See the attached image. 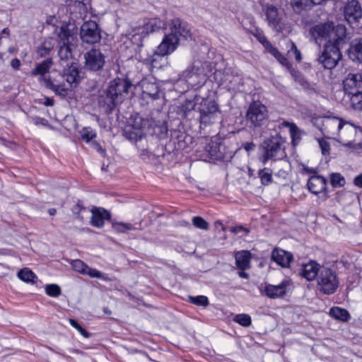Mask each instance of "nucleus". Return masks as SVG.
I'll list each match as a JSON object with an SVG mask.
<instances>
[{
  "instance_id": "nucleus-32",
  "label": "nucleus",
  "mask_w": 362,
  "mask_h": 362,
  "mask_svg": "<svg viewBox=\"0 0 362 362\" xmlns=\"http://www.w3.org/2000/svg\"><path fill=\"white\" fill-rule=\"evenodd\" d=\"M75 47L74 45H60L58 55L59 57L61 62L69 63V60L72 59L73 57V49Z\"/></svg>"
},
{
  "instance_id": "nucleus-48",
  "label": "nucleus",
  "mask_w": 362,
  "mask_h": 362,
  "mask_svg": "<svg viewBox=\"0 0 362 362\" xmlns=\"http://www.w3.org/2000/svg\"><path fill=\"white\" fill-rule=\"evenodd\" d=\"M154 133L158 134V136L160 139H163L167 136L168 127L165 124L156 127L154 129Z\"/></svg>"
},
{
  "instance_id": "nucleus-26",
  "label": "nucleus",
  "mask_w": 362,
  "mask_h": 362,
  "mask_svg": "<svg viewBox=\"0 0 362 362\" xmlns=\"http://www.w3.org/2000/svg\"><path fill=\"white\" fill-rule=\"evenodd\" d=\"M170 33L169 35H173L178 40V42L181 38L187 39L189 36V30L181 23L178 18L172 21L170 24Z\"/></svg>"
},
{
  "instance_id": "nucleus-13",
  "label": "nucleus",
  "mask_w": 362,
  "mask_h": 362,
  "mask_svg": "<svg viewBox=\"0 0 362 362\" xmlns=\"http://www.w3.org/2000/svg\"><path fill=\"white\" fill-rule=\"evenodd\" d=\"M165 23L160 18L149 19L143 27L138 28L132 35V40L138 46H141L143 38L148 33L156 32L164 28Z\"/></svg>"
},
{
  "instance_id": "nucleus-59",
  "label": "nucleus",
  "mask_w": 362,
  "mask_h": 362,
  "mask_svg": "<svg viewBox=\"0 0 362 362\" xmlns=\"http://www.w3.org/2000/svg\"><path fill=\"white\" fill-rule=\"evenodd\" d=\"M354 183L356 186L362 187V173L354 178Z\"/></svg>"
},
{
  "instance_id": "nucleus-6",
  "label": "nucleus",
  "mask_w": 362,
  "mask_h": 362,
  "mask_svg": "<svg viewBox=\"0 0 362 362\" xmlns=\"http://www.w3.org/2000/svg\"><path fill=\"white\" fill-rule=\"evenodd\" d=\"M344 42L325 44L324 50L319 56L317 61L325 69H332L337 66L342 58L340 47Z\"/></svg>"
},
{
  "instance_id": "nucleus-17",
  "label": "nucleus",
  "mask_w": 362,
  "mask_h": 362,
  "mask_svg": "<svg viewBox=\"0 0 362 362\" xmlns=\"http://www.w3.org/2000/svg\"><path fill=\"white\" fill-rule=\"evenodd\" d=\"M290 286L291 281L289 279H284L278 285L265 284L262 293L269 298H284L286 295Z\"/></svg>"
},
{
  "instance_id": "nucleus-33",
  "label": "nucleus",
  "mask_w": 362,
  "mask_h": 362,
  "mask_svg": "<svg viewBox=\"0 0 362 362\" xmlns=\"http://www.w3.org/2000/svg\"><path fill=\"white\" fill-rule=\"evenodd\" d=\"M329 314L334 319L341 320L342 322H347L350 318L349 312L339 307H333L329 310Z\"/></svg>"
},
{
  "instance_id": "nucleus-12",
  "label": "nucleus",
  "mask_w": 362,
  "mask_h": 362,
  "mask_svg": "<svg viewBox=\"0 0 362 362\" xmlns=\"http://www.w3.org/2000/svg\"><path fill=\"white\" fill-rule=\"evenodd\" d=\"M84 68L93 72L101 71L105 64V56L99 49L92 48L84 54Z\"/></svg>"
},
{
  "instance_id": "nucleus-29",
  "label": "nucleus",
  "mask_w": 362,
  "mask_h": 362,
  "mask_svg": "<svg viewBox=\"0 0 362 362\" xmlns=\"http://www.w3.org/2000/svg\"><path fill=\"white\" fill-rule=\"evenodd\" d=\"M124 134L129 140L134 141L141 139L144 136L143 128L139 124L127 125Z\"/></svg>"
},
{
  "instance_id": "nucleus-34",
  "label": "nucleus",
  "mask_w": 362,
  "mask_h": 362,
  "mask_svg": "<svg viewBox=\"0 0 362 362\" xmlns=\"http://www.w3.org/2000/svg\"><path fill=\"white\" fill-rule=\"evenodd\" d=\"M18 278L27 283H35L36 275L28 268H23L18 272Z\"/></svg>"
},
{
  "instance_id": "nucleus-35",
  "label": "nucleus",
  "mask_w": 362,
  "mask_h": 362,
  "mask_svg": "<svg viewBox=\"0 0 362 362\" xmlns=\"http://www.w3.org/2000/svg\"><path fill=\"white\" fill-rule=\"evenodd\" d=\"M186 77H192V76H204V71L200 62H194L190 69L185 71Z\"/></svg>"
},
{
  "instance_id": "nucleus-53",
  "label": "nucleus",
  "mask_w": 362,
  "mask_h": 362,
  "mask_svg": "<svg viewBox=\"0 0 362 362\" xmlns=\"http://www.w3.org/2000/svg\"><path fill=\"white\" fill-rule=\"evenodd\" d=\"M230 231L235 234H239L242 232L245 233V234H247L249 233L248 229L242 226L233 227L231 228Z\"/></svg>"
},
{
  "instance_id": "nucleus-7",
  "label": "nucleus",
  "mask_w": 362,
  "mask_h": 362,
  "mask_svg": "<svg viewBox=\"0 0 362 362\" xmlns=\"http://www.w3.org/2000/svg\"><path fill=\"white\" fill-rule=\"evenodd\" d=\"M284 140L281 136H272L264 141L262 147L264 153L262 156V162L265 164L269 159H281L286 156Z\"/></svg>"
},
{
  "instance_id": "nucleus-23",
  "label": "nucleus",
  "mask_w": 362,
  "mask_h": 362,
  "mask_svg": "<svg viewBox=\"0 0 362 362\" xmlns=\"http://www.w3.org/2000/svg\"><path fill=\"white\" fill-rule=\"evenodd\" d=\"M307 185L309 191L313 194H317L322 192L326 193L327 180L321 175L311 176Z\"/></svg>"
},
{
  "instance_id": "nucleus-22",
  "label": "nucleus",
  "mask_w": 362,
  "mask_h": 362,
  "mask_svg": "<svg viewBox=\"0 0 362 362\" xmlns=\"http://www.w3.org/2000/svg\"><path fill=\"white\" fill-rule=\"evenodd\" d=\"M322 267L315 261H310L308 263L303 264L300 274L308 281H313L317 279Z\"/></svg>"
},
{
  "instance_id": "nucleus-51",
  "label": "nucleus",
  "mask_w": 362,
  "mask_h": 362,
  "mask_svg": "<svg viewBox=\"0 0 362 362\" xmlns=\"http://www.w3.org/2000/svg\"><path fill=\"white\" fill-rule=\"evenodd\" d=\"M319 145L320 146V148L322 150V154L325 155L327 153H329L330 150V146L328 142L325 141L324 139H319L318 140Z\"/></svg>"
},
{
  "instance_id": "nucleus-50",
  "label": "nucleus",
  "mask_w": 362,
  "mask_h": 362,
  "mask_svg": "<svg viewBox=\"0 0 362 362\" xmlns=\"http://www.w3.org/2000/svg\"><path fill=\"white\" fill-rule=\"evenodd\" d=\"M288 53V54H293L296 59L298 62H300L301 60L300 52L298 49V48L294 42H291V47H290V49H289Z\"/></svg>"
},
{
  "instance_id": "nucleus-56",
  "label": "nucleus",
  "mask_w": 362,
  "mask_h": 362,
  "mask_svg": "<svg viewBox=\"0 0 362 362\" xmlns=\"http://www.w3.org/2000/svg\"><path fill=\"white\" fill-rule=\"evenodd\" d=\"M278 62H279L283 66H288L289 65L288 60L283 56L281 54H279V57L276 58Z\"/></svg>"
},
{
  "instance_id": "nucleus-61",
  "label": "nucleus",
  "mask_w": 362,
  "mask_h": 362,
  "mask_svg": "<svg viewBox=\"0 0 362 362\" xmlns=\"http://www.w3.org/2000/svg\"><path fill=\"white\" fill-rule=\"evenodd\" d=\"M269 53L271 54H272L275 58H277L278 57H279V54H281V52L275 47L273 49H272V50L269 52Z\"/></svg>"
},
{
  "instance_id": "nucleus-44",
  "label": "nucleus",
  "mask_w": 362,
  "mask_h": 362,
  "mask_svg": "<svg viewBox=\"0 0 362 362\" xmlns=\"http://www.w3.org/2000/svg\"><path fill=\"white\" fill-rule=\"evenodd\" d=\"M46 293L52 297H57L61 294V288L57 284H48L45 287Z\"/></svg>"
},
{
  "instance_id": "nucleus-14",
  "label": "nucleus",
  "mask_w": 362,
  "mask_h": 362,
  "mask_svg": "<svg viewBox=\"0 0 362 362\" xmlns=\"http://www.w3.org/2000/svg\"><path fill=\"white\" fill-rule=\"evenodd\" d=\"M80 37L83 42L93 45L100 41L101 35L98 25L95 21L84 22L80 30Z\"/></svg>"
},
{
  "instance_id": "nucleus-21",
  "label": "nucleus",
  "mask_w": 362,
  "mask_h": 362,
  "mask_svg": "<svg viewBox=\"0 0 362 362\" xmlns=\"http://www.w3.org/2000/svg\"><path fill=\"white\" fill-rule=\"evenodd\" d=\"M92 216L90 223L92 226L101 228L104 225L105 220H110L111 215L110 213L103 208L93 207L91 209Z\"/></svg>"
},
{
  "instance_id": "nucleus-31",
  "label": "nucleus",
  "mask_w": 362,
  "mask_h": 362,
  "mask_svg": "<svg viewBox=\"0 0 362 362\" xmlns=\"http://www.w3.org/2000/svg\"><path fill=\"white\" fill-rule=\"evenodd\" d=\"M58 39L60 45H74V36L71 31L65 26H62L58 33Z\"/></svg>"
},
{
  "instance_id": "nucleus-9",
  "label": "nucleus",
  "mask_w": 362,
  "mask_h": 362,
  "mask_svg": "<svg viewBox=\"0 0 362 362\" xmlns=\"http://www.w3.org/2000/svg\"><path fill=\"white\" fill-rule=\"evenodd\" d=\"M320 291L325 294H332L339 286V280L336 272L331 268L322 267L317 279Z\"/></svg>"
},
{
  "instance_id": "nucleus-28",
  "label": "nucleus",
  "mask_w": 362,
  "mask_h": 362,
  "mask_svg": "<svg viewBox=\"0 0 362 362\" xmlns=\"http://www.w3.org/2000/svg\"><path fill=\"white\" fill-rule=\"evenodd\" d=\"M280 127L289 128L291 142L294 146L299 144L303 136L305 134V132L298 128L297 125L293 122L283 121L281 123H280Z\"/></svg>"
},
{
  "instance_id": "nucleus-52",
  "label": "nucleus",
  "mask_w": 362,
  "mask_h": 362,
  "mask_svg": "<svg viewBox=\"0 0 362 362\" xmlns=\"http://www.w3.org/2000/svg\"><path fill=\"white\" fill-rule=\"evenodd\" d=\"M84 274H88L90 277H95V278H101L102 277V273L95 269H92L88 266V269L86 271V273Z\"/></svg>"
},
{
  "instance_id": "nucleus-1",
  "label": "nucleus",
  "mask_w": 362,
  "mask_h": 362,
  "mask_svg": "<svg viewBox=\"0 0 362 362\" xmlns=\"http://www.w3.org/2000/svg\"><path fill=\"white\" fill-rule=\"evenodd\" d=\"M129 78H116L110 81L107 89L98 97V104L106 112L111 113L121 104L132 88Z\"/></svg>"
},
{
  "instance_id": "nucleus-45",
  "label": "nucleus",
  "mask_w": 362,
  "mask_h": 362,
  "mask_svg": "<svg viewBox=\"0 0 362 362\" xmlns=\"http://www.w3.org/2000/svg\"><path fill=\"white\" fill-rule=\"evenodd\" d=\"M193 225L199 229L208 230L209 225V223L201 216H194L192 218Z\"/></svg>"
},
{
  "instance_id": "nucleus-15",
  "label": "nucleus",
  "mask_w": 362,
  "mask_h": 362,
  "mask_svg": "<svg viewBox=\"0 0 362 362\" xmlns=\"http://www.w3.org/2000/svg\"><path fill=\"white\" fill-rule=\"evenodd\" d=\"M361 132L360 127L343 119L336 140L344 146L351 147L357 133Z\"/></svg>"
},
{
  "instance_id": "nucleus-30",
  "label": "nucleus",
  "mask_w": 362,
  "mask_h": 362,
  "mask_svg": "<svg viewBox=\"0 0 362 362\" xmlns=\"http://www.w3.org/2000/svg\"><path fill=\"white\" fill-rule=\"evenodd\" d=\"M235 264L240 270H246L250 268L251 253L247 250H242L235 253Z\"/></svg>"
},
{
  "instance_id": "nucleus-3",
  "label": "nucleus",
  "mask_w": 362,
  "mask_h": 362,
  "mask_svg": "<svg viewBox=\"0 0 362 362\" xmlns=\"http://www.w3.org/2000/svg\"><path fill=\"white\" fill-rule=\"evenodd\" d=\"M52 65V59L48 58L37 64L31 71L30 74L32 76H39L38 81L44 83L47 88L52 90L56 95L65 97L68 94V87L64 83H61L59 79L47 76Z\"/></svg>"
},
{
  "instance_id": "nucleus-47",
  "label": "nucleus",
  "mask_w": 362,
  "mask_h": 362,
  "mask_svg": "<svg viewBox=\"0 0 362 362\" xmlns=\"http://www.w3.org/2000/svg\"><path fill=\"white\" fill-rule=\"evenodd\" d=\"M71 266L73 269L81 274H85L86 269H88V265H86L83 261L80 259H75L71 262Z\"/></svg>"
},
{
  "instance_id": "nucleus-27",
  "label": "nucleus",
  "mask_w": 362,
  "mask_h": 362,
  "mask_svg": "<svg viewBox=\"0 0 362 362\" xmlns=\"http://www.w3.org/2000/svg\"><path fill=\"white\" fill-rule=\"evenodd\" d=\"M272 259L283 267H288L293 259L291 253L281 250L274 249L272 253Z\"/></svg>"
},
{
  "instance_id": "nucleus-10",
  "label": "nucleus",
  "mask_w": 362,
  "mask_h": 362,
  "mask_svg": "<svg viewBox=\"0 0 362 362\" xmlns=\"http://www.w3.org/2000/svg\"><path fill=\"white\" fill-rule=\"evenodd\" d=\"M345 20L353 28H359L362 25V7L357 0H351L344 8Z\"/></svg>"
},
{
  "instance_id": "nucleus-40",
  "label": "nucleus",
  "mask_w": 362,
  "mask_h": 362,
  "mask_svg": "<svg viewBox=\"0 0 362 362\" xmlns=\"http://www.w3.org/2000/svg\"><path fill=\"white\" fill-rule=\"evenodd\" d=\"M234 321L243 327H249L251 323V317L247 314H238L234 317Z\"/></svg>"
},
{
  "instance_id": "nucleus-37",
  "label": "nucleus",
  "mask_w": 362,
  "mask_h": 362,
  "mask_svg": "<svg viewBox=\"0 0 362 362\" xmlns=\"http://www.w3.org/2000/svg\"><path fill=\"white\" fill-rule=\"evenodd\" d=\"M81 139L86 143L92 141L96 137V133L90 127H83L80 132Z\"/></svg>"
},
{
  "instance_id": "nucleus-4",
  "label": "nucleus",
  "mask_w": 362,
  "mask_h": 362,
  "mask_svg": "<svg viewBox=\"0 0 362 362\" xmlns=\"http://www.w3.org/2000/svg\"><path fill=\"white\" fill-rule=\"evenodd\" d=\"M178 44V40L176 37L173 35L165 34L153 54L144 59V61L145 63L151 64L153 67L158 68L160 66L158 59L173 52L177 49Z\"/></svg>"
},
{
  "instance_id": "nucleus-41",
  "label": "nucleus",
  "mask_w": 362,
  "mask_h": 362,
  "mask_svg": "<svg viewBox=\"0 0 362 362\" xmlns=\"http://www.w3.org/2000/svg\"><path fill=\"white\" fill-rule=\"evenodd\" d=\"M189 300L191 303L199 306L206 307L209 305V300L205 296H189Z\"/></svg>"
},
{
  "instance_id": "nucleus-38",
  "label": "nucleus",
  "mask_w": 362,
  "mask_h": 362,
  "mask_svg": "<svg viewBox=\"0 0 362 362\" xmlns=\"http://www.w3.org/2000/svg\"><path fill=\"white\" fill-rule=\"evenodd\" d=\"M330 182L333 187H341L345 183L344 177L338 173H332L330 174Z\"/></svg>"
},
{
  "instance_id": "nucleus-58",
  "label": "nucleus",
  "mask_w": 362,
  "mask_h": 362,
  "mask_svg": "<svg viewBox=\"0 0 362 362\" xmlns=\"http://www.w3.org/2000/svg\"><path fill=\"white\" fill-rule=\"evenodd\" d=\"M91 144H92V145H93V146L97 149V151H98V152H100V153L103 156H105V153H106L105 150H104V149L101 147V146H100L99 144L96 143L95 141H92V142H91Z\"/></svg>"
},
{
  "instance_id": "nucleus-49",
  "label": "nucleus",
  "mask_w": 362,
  "mask_h": 362,
  "mask_svg": "<svg viewBox=\"0 0 362 362\" xmlns=\"http://www.w3.org/2000/svg\"><path fill=\"white\" fill-rule=\"evenodd\" d=\"M69 322L72 327L76 328L83 337L88 338L90 334L84 329L75 320L70 319Z\"/></svg>"
},
{
  "instance_id": "nucleus-39",
  "label": "nucleus",
  "mask_w": 362,
  "mask_h": 362,
  "mask_svg": "<svg viewBox=\"0 0 362 362\" xmlns=\"http://www.w3.org/2000/svg\"><path fill=\"white\" fill-rule=\"evenodd\" d=\"M261 182L264 185H268L272 182V172L268 168L259 170L258 172Z\"/></svg>"
},
{
  "instance_id": "nucleus-46",
  "label": "nucleus",
  "mask_w": 362,
  "mask_h": 362,
  "mask_svg": "<svg viewBox=\"0 0 362 362\" xmlns=\"http://www.w3.org/2000/svg\"><path fill=\"white\" fill-rule=\"evenodd\" d=\"M350 100L355 110H362V92L356 95L351 96Z\"/></svg>"
},
{
  "instance_id": "nucleus-11",
  "label": "nucleus",
  "mask_w": 362,
  "mask_h": 362,
  "mask_svg": "<svg viewBox=\"0 0 362 362\" xmlns=\"http://www.w3.org/2000/svg\"><path fill=\"white\" fill-rule=\"evenodd\" d=\"M218 107L215 101L204 100L199 107V122L201 127L214 123L218 119Z\"/></svg>"
},
{
  "instance_id": "nucleus-60",
  "label": "nucleus",
  "mask_w": 362,
  "mask_h": 362,
  "mask_svg": "<svg viewBox=\"0 0 362 362\" xmlns=\"http://www.w3.org/2000/svg\"><path fill=\"white\" fill-rule=\"evenodd\" d=\"M243 146V148L247 152L253 150L255 147V144L253 142H247V143L244 144Z\"/></svg>"
},
{
  "instance_id": "nucleus-43",
  "label": "nucleus",
  "mask_w": 362,
  "mask_h": 362,
  "mask_svg": "<svg viewBox=\"0 0 362 362\" xmlns=\"http://www.w3.org/2000/svg\"><path fill=\"white\" fill-rule=\"evenodd\" d=\"M52 46L50 42H45L37 49V53L40 57H45L49 54Z\"/></svg>"
},
{
  "instance_id": "nucleus-54",
  "label": "nucleus",
  "mask_w": 362,
  "mask_h": 362,
  "mask_svg": "<svg viewBox=\"0 0 362 362\" xmlns=\"http://www.w3.org/2000/svg\"><path fill=\"white\" fill-rule=\"evenodd\" d=\"M33 122L35 125L41 124L45 127L48 125V121L46 119L41 118L40 117H33Z\"/></svg>"
},
{
  "instance_id": "nucleus-20",
  "label": "nucleus",
  "mask_w": 362,
  "mask_h": 362,
  "mask_svg": "<svg viewBox=\"0 0 362 362\" xmlns=\"http://www.w3.org/2000/svg\"><path fill=\"white\" fill-rule=\"evenodd\" d=\"M140 86L144 98H150L152 100H157L160 98V88L154 81L144 78L141 81Z\"/></svg>"
},
{
  "instance_id": "nucleus-62",
  "label": "nucleus",
  "mask_w": 362,
  "mask_h": 362,
  "mask_svg": "<svg viewBox=\"0 0 362 362\" xmlns=\"http://www.w3.org/2000/svg\"><path fill=\"white\" fill-rule=\"evenodd\" d=\"M44 105L46 106H52L54 105V100L49 98H47L44 102Z\"/></svg>"
},
{
  "instance_id": "nucleus-8",
  "label": "nucleus",
  "mask_w": 362,
  "mask_h": 362,
  "mask_svg": "<svg viewBox=\"0 0 362 362\" xmlns=\"http://www.w3.org/2000/svg\"><path fill=\"white\" fill-rule=\"evenodd\" d=\"M343 119L337 117H316L313 123L327 137L337 139Z\"/></svg>"
},
{
  "instance_id": "nucleus-25",
  "label": "nucleus",
  "mask_w": 362,
  "mask_h": 362,
  "mask_svg": "<svg viewBox=\"0 0 362 362\" xmlns=\"http://www.w3.org/2000/svg\"><path fill=\"white\" fill-rule=\"evenodd\" d=\"M261 4L262 6V10L267 16L269 25L273 28H276L279 23L277 8L273 5L266 4L264 0H262Z\"/></svg>"
},
{
  "instance_id": "nucleus-42",
  "label": "nucleus",
  "mask_w": 362,
  "mask_h": 362,
  "mask_svg": "<svg viewBox=\"0 0 362 362\" xmlns=\"http://www.w3.org/2000/svg\"><path fill=\"white\" fill-rule=\"evenodd\" d=\"M112 228L114 230L119 233H125L128 230L134 229V227L130 223H125L122 222H114L112 223Z\"/></svg>"
},
{
  "instance_id": "nucleus-5",
  "label": "nucleus",
  "mask_w": 362,
  "mask_h": 362,
  "mask_svg": "<svg viewBox=\"0 0 362 362\" xmlns=\"http://www.w3.org/2000/svg\"><path fill=\"white\" fill-rule=\"evenodd\" d=\"M267 118V107L262 102L254 100L249 105L245 114V120L250 128L261 127L265 124Z\"/></svg>"
},
{
  "instance_id": "nucleus-16",
  "label": "nucleus",
  "mask_w": 362,
  "mask_h": 362,
  "mask_svg": "<svg viewBox=\"0 0 362 362\" xmlns=\"http://www.w3.org/2000/svg\"><path fill=\"white\" fill-rule=\"evenodd\" d=\"M344 91L351 96L362 92V74L349 73L343 80Z\"/></svg>"
},
{
  "instance_id": "nucleus-63",
  "label": "nucleus",
  "mask_w": 362,
  "mask_h": 362,
  "mask_svg": "<svg viewBox=\"0 0 362 362\" xmlns=\"http://www.w3.org/2000/svg\"><path fill=\"white\" fill-rule=\"evenodd\" d=\"M238 275L241 278H244V279H248L249 278L248 274L245 272V270H241L240 272H238Z\"/></svg>"
},
{
  "instance_id": "nucleus-2",
  "label": "nucleus",
  "mask_w": 362,
  "mask_h": 362,
  "mask_svg": "<svg viewBox=\"0 0 362 362\" xmlns=\"http://www.w3.org/2000/svg\"><path fill=\"white\" fill-rule=\"evenodd\" d=\"M310 33L318 45L321 44L322 40H327L326 44L344 42L346 28L341 24L334 25L332 22H327L313 27Z\"/></svg>"
},
{
  "instance_id": "nucleus-18",
  "label": "nucleus",
  "mask_w": 362,
  "mask_h": 362,
  "mask_svg": "<svg viewBox=\"0 0 362 362\" xmlns=\"http://www.w3.org/2000/svg\"><path fill=\"white\" fill-rule=\"evenodd\" d=\"M69 63L66 64L67 67L64 68L63 74L59 75L60 79H62L63 81H61L59 80V82L61 83H64L68 87V91L73 84L76 85L80 81V76L77 64L72 62L70 63L69 66Z\"/></svg>"
},
{
  "instance_id": "nucleus-55",
  "label": "nucleus",
  "mask_w": 362,
  "mask_h": 362,
  "mask_svg": "<svg viewBox=\"0 0 362 362\" xmlns=\"http://www.w3.org/2000/svg\"><path fill=\"white\" fill-rule=\"evenodd\" d=\"M260 42H262V44L263 45V46L264 47L265 49L269 52L272 49H273L274 47L270 43L269 41H268L267 40L266 37H263L262 40H260Z\"/></svg>"
},
{
  "instance_id": "nucleus-64",
  "label": "nucleus",
  "mask_w": 362,
  "mask_h": 362,
  "mask_svg": "<svg viewBox=\"0 0 362 362\" xmlns=\"http://www.w3.org/2000/svg\"><path fill=\"white\" fill-rule=\"evenodd\" d=\"M48 213L50 216H54L56 214V209L54 208L49 209Z\"/></svg>"
},
{
  "instance_id": "nucleus-57",
  "label": "nucleus",
  "mask_w": 362,
  "mask_h": 362,
  "mask_svg": "<svg viewBox=\"0 0 362 362\" xmlns=\"http://www.w3.org/2000/svg\"><path fill=\"white\" fill-rule=\"evenodd\" d=\"M21 64V61L17 58L13 59L11 62V67L16 70L19 69Z\"/></svg>"
},
{
  "instance_id": "nucleus-19",
  "label": "nucleus",
  "mask_w": 362,
  "mask_h": 362,
  "mask_svg": "<svg viewBox=\"0 0 362 362\" xmlns=\"http://www.w3.org/2000/svg\"><path fill=\"white\" fill-rule=\"evenodd\" d=\"M206 151L211 159L224 160L230 157V153H228L226 146L217 141H211L206 146Z\"/></svg>"
},
{
  "instance_id": "nucleus-36",
  "label": "nucleus",
  "mask_w": 362,
  "mask_h": 362,
  "mask_svg": "<svg viewBox=\"0 0 362 362\" xmlns=\"http://www.w3.org/2000/svg\"><path fill=\"white\" fill-rule=\"evenodd\" d=\"M291 4L295 11L298 13L313 5L310 0H291Z\"/></svg>"
},
{
  "instance_id": "nucleus-24",
  "label": "nucleus",
  "mask_w": 362,
  "mask_h": 362,
  "mask_svg": "<svg viewBox=\"0 0 362 362\" xmlns=\"http://www.w3.org/2000/svg\"><path fill=\"white\" fill-rule=\"evenodd\" d=\"M348 56L353 62H362V37L351 40L347 50Z\"/></svg>"
}]
</instances>
